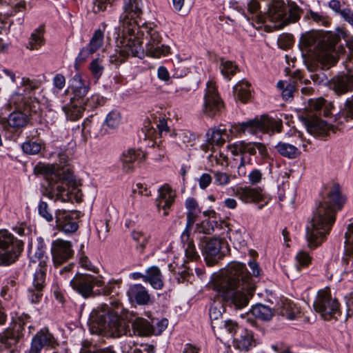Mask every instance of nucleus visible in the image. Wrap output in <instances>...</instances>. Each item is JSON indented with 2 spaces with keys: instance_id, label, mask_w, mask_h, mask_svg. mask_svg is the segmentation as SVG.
<instances>
[{
  "instance_id": "nucleus-35",
  "label": "nucleus",
  "mask_w": 353,
  "mask_h": 353,
  "mask_svg": "<svg viewBox=\"0 0 353 353\" xmlns=\"http://www.w3.org/2000/svg\"><path fill=\"white\" fill-rule=\"evenodd\" d=\"M279 312L289 320H294L301 316L300 308L294 302L288 299L282 302Z\"/></svg>"
},
{
  "instance_id": "nucleus-64",
  "label": "nucleus",
  "mask_w": 353,
  "mask_h": 353,
  "mask_svg": "<svg viewBox=\"0 0 353 353\" xmlns=\"http://www.w3.org/2000/svg\"><path fill=\"white\" fill-rule=\"evenodd\" d=\"M341 114L347 120L353 119V99L346 101Z\"/></svg>"
},
{
  "instance_id": "nucleus-14",
  "label": "nucleus",
  "mask_w": 353,
  "mask_h": 353,
  "mask_svg": "<svg viewBox=\"0 0 353 353\" xmlns=\"http://www.w3.org/2000/svg\"><path fill=\"white\" fill-rule=\"evenodd\" d=\"M70 283L74 290L84 298H88L92 294L94 286L101 287L103 281L101 278L90 274L77 273Z\"/></svg>"
},
{
  "instance_id": "nucleus-5",
  "label": "nucleus",
  "mask_w": 353,
  "mask_h": 353,
  "mask_svg": "<svg viewBox=\"0 0 353 353\" xmlns=\"http://www.w3.org/2000/svg\"><path fill=\"white\" fill-rule=\"evenodd\" d=\"M34 172L55 180L44 192L46 196L54 201L79 203L82 201L83 193L76 181L69 174L61 176L54 164H39L34 167Z\"/></svg>"
},
{
  "instance_id": "nucleus-34",
  "label": "nucleus",
  "mask_w": 353,
  "mask_h": 353,
  "mask_svg": "<svg viewBox=\"0 0 353 353\" xmlns=\"http://www.w3.org/2000/svg\"><path fill=\"white\" fill-rule=\"evenodd\" d=\"M145 282L150 283L156 290H161L163 288V276L157 266L153 265L146 270Z\"/></svg>"
},
{
  "instance_id": "nucleus-12",
  "label": "nucleus",
  "mask_w": 353,
  "mask_h": 353,
  "mask_svg": "<svg viewBox=\"0 0 353 353\" xmlns=\"http://www.w3.org/2000/svg\"><path fill=\"white\" fill-rule=\"evenodd\" d=\"M23 245V242L8 230H0V265L14 263L22 251Z\"/></svg>"
},
{
  "instance_id": "nucleus-60",
  "label": "nucleus",
  "mask_w": 353,
  "mask_h": 353,
  "mask_svg": "<svg viewBox=\"0 0 353 353\" xmlns=\"http://www.w3.org/2000/svg\"><path fill=\"white\" fill-rule=\"evenodd\" d=\"M260 3L258 0H251L248 5V12L252 14V17L257 18L259 21H261V10Z\"/></svg>"
},
{
  "instance_id": "nucleus-17",
  "label": "nucleus",
  "mask_w": 353,
  "mask_h": 353,
  "mask_svg": "<svg viewBox=\"0 0 353 353\" xmlns=\"http://www.w3.org/2000/svg\"><path fill=\"white\" fill-rule=\"evenodd\" d=\"M58 345L59 343L53 334L48 329H41L32 338L29 353H40L43 347L52 348L54 350Z\"/></svg>"
},
{
  "instance_id": "nucleus-40",
  "label": "nucleus",
  "mask_w": 353,
  "mask_h": 353,
  "mask_svg": "<svg viewBox=\"0 0 353 353\" xmlns=\"http://www.w3.org/2000/svg\"><path fill=\"white\" fill-rule=\"evenodd\" d=\"M234 343L236 348L240 350H248L254 345L252 333L244 329L241 330L240 335L234 339Z\"/></svg>"
},
{
  "instance_id": "nucleus-9",
  "label": "nucleus",
  "mask_w": 353,
  "mask_h": 353,
  "mask_svg": "<svg viewBox=\"0 0 353 353\" xmlns=\"http://www.w3.org/2000/svg\"><path fill=\"white\" fill-rule=\"evenodd\" d=\"M305 40L307 45L309 46L317 42V46L321 48L319 52V58L323 64L330 67L336 63V59L331 54L338 41L336 37L330 33H325L322 35L316 33L307 36Z\"/></svg>"
},
{
  "instance_id": "nucleus-50",
  "label": "nucleus",
  "mask_w": 353,
  "mask_h": 353,
  "mask_svg": "<svg viewBox=\"0 0 353 353\" xmlns=\"http://www.w3.org/2000/svg\"><path fill=\"white\" fill-rule=\"evenodd\" d=\"M295 261L296 268L300 270L302 268L308 267L312 263V258L307 252L301 250L297 253Z\"/></svg>"
},
{
  "instance_id": "nucleus-26",
  "label": "nucleus",
  "mask_w": 353,
  "mask_h": 353,
  "mask_svg": "<svg viewBox=\"0 0 353 353\" xmlns=\"http://www.w3.org/2000/svg\"><path fill=\"white\" fill-rule=\"evenodd\" d=\"M310 117L307 119L305 124L307 131L310 134L324 137L328 135L330 132L333 130L332 126L320 119L318 117L310 115Z\"/></svg>"
},
{
  "instance_id": "nucleus-16",
  "label": "nucleus",
  "mask_w": 353,
  "mask_h": 353,
  "mask_svg": "<svg viewBox=\"0 0 353 353\" xmlns=\"http://www.w3.org/2000/svg\"><path fill=\"white\" fill-rule=\"evenodd\" d=\"M99 97L98 95H92L88 98L85 101H80L70 99V103L63 106L62 109L68 119L70 120H77L81 117L83 111L87 108H94L99 104Z\"/></svg>"
},
{
  "instance_id": "nucleus-10",
  "label": "nucleus",
  "mask_w": 353,
  "mask_h": 353,
  "mask_svg": "<svg viewBox=\"0 0 353 353\" xmlns=\"http://www.w3.org/2000/svg\"><path fill=\"white\" fill-rule=\"evenodd\" d=\"M232 129L239 134L248 132L251 134H256L259 132H267L269 130L279 132L282 128V123L268 116H261L260 119H254L246 122L234 124Z\"/></svg>"
},
{
  "instance_id": "nucleus-30",
  "label": "nucleus",
  "mask_w": 353,
  "mask_h": 353,
  "mask_svg": "<svg viewBox=\"0 0 353 353\" xmlns=\"http://www.w3.org/2000/svg\"><path fill=\"white\" fill-rule=\"evenodd\" d=\"M127 295L131 302H136L139 305H147L150 300L148 290L141 284L130 285Z\"/></svg>"
},
{
  "instance_id": "nucleus-41",
  "label": "nucleus",
  "mask_w": 353,
  "mask_h": 353,
  "mask_svg": "<svg viewBox=\"0 0 353 353\" xmlns=\"http://www.w3.org/2000/svg\"><path fill=\"white\" fill-rule=\"evenodd\" d=\"M44 30L43 28L40 27L34 30L28 40L27 48L30 50H37L45 43L43 37Z\"/></svg>"
},
{
  "instance_id": "nucleus-36",
  "label": "nucleus",
  "mask_w": 353,
  "mask_h": 353,
  "mask_svg": "<svg viewBox=\"0 0 353 353\" xmlns=\"http://www.w3.org/2000/svg\"><path fill=\"white\" fill-rule=\"evenodd\" d=\"M230 137V135L228 134L227 130L220 128H210L207 132V140L211 145H222L226 139H229Z\"/></svg>"
},
{
  "instance_id": "nucleus-44",
  "label": "nucleus",
  "mask_w": 353,
  "mask_h": 353,
  "mask_svg": "<svg viewBox=\"0 0 353 353\" xmlns=\"http://www.w3.org/2000/svg\"><path fill=\"white\" fill-rule=\"evenodd\" d=\"M250 84L247 81H241L234 87V95L237 100L247 103L251 97Z\"/></svg>"
},
{
  "instance_id": "nucleus-61",
  "label": "nucleus",
  "mask_w": 353,
  "mask_h": 353,
  "mask_svg": "<svg viewBox=\"0 0 353 353\" xmlns=\"http://www.w3.org/2000/svg\"><path fill=\"white\" fill-rule=\"evenodd\" d=\"M179 144L186 145L191 143L194 140V136L189 131L181 130L177 134Z\"/></svg>"
},
{
  "instance_id": "nucleus-4",
  "label": "nucleus",
  "mask_w": 353,
  "mask_h": 353,
  "mask_svg": "<svg viewBox=\"0 0 353 353\" xmlns=\"http://www.w3.org/2000/svg\"><path fill=\"white\" fill-rule=\"evenodd\" d=\"M6 108L13 111L8 117L0 116V126L10 139L19 137L29 123L30 117L39 114L41 110L37 99L24 97L20 92L11 95Z\"/></svg>"
},
{
  "instance_id": "nucleus-23",
  "label": "nucleus",
  "mask_w": 353,
  "mask_h": 353,
  "mask_svg": "<svg viewBox=\"0 0 353 353\" xmlns=\"http://www.w3.org/2000/svg\"><path fill=\"white\" fill-rule=\"evenodd\" d=\"M176 196L175 192L168 184H164L159 189V196L156 200L159 210H163V215L168 214V209L172 206Z\"/></svg>"
},
{
  "instance_id": "nucleus-29",
  "label": "nucleus",
  "mask_w": 353,
  "mask_h": 353,
  "mask_svg": "<svg viewBox=\"0 0 353 353\" xmlns=\"http://www.w3.org/2000/svg\"><path fill=\"white\" fill-rule=\"evenodd\" d=\"M103 39V30L100 28L96 30L89 42V44L81 50L79 57L83 59H85L89 56L97 52L102 46Z\"/></svg>"
},
{
  "instance_id": "nucleus-31",
  "label": "nucleus",
  "mask_w": 353,
  "mask_h": 353,
  "mask_svg": "<svg viewBox=\"0 0 353 353\" xmlns=\"http://www.w3.org/2000/svg\"><path fill=\"white\" fill-rule=\"evenodd\" d=\"M82 125V133L85 137L99 138L108 133L107 130L103 128L101 123L93 118L87 119Z\"/></svg>"
},
{
  "instance_id": "nucleus-46",
  "label": "nucleus",
  "mask_w": 353,
  "mask_h": 353,
  "mask_svg": "<svg viewBox=\"0 0 353 353\" xmlns=\"http://www.w3.org/2000/svg\"><path fill=\"white\" fill-rule=\"evenodd\" d=\"M157 128L158 132H156L152 128L148 129L146 133V137L150 139H157V137H163L164 134H167L169 132V127L168 126L167 121L165 119H159L157 121Z\"/></svg>"
},
{
  "instance_id": "nucleus-56",
  "label": "nucleus",
  "mask_w": 353,
  "mask_h": 353,
  "mask_svg": "<svg viewBox=\"0 0 353 353\" xmlns=\"http://www.w3.org/2000/svg\"><path fill=\"white\" fill-rule=\"evenodd\" d=\"M168 325V321L166 319H163L159 321H152L151 322L152 334L159 335L167 328Z\"/></svg>"
},
{
  "instance_id": "nucleus-8",
  "label": "nucleus",
  "mask_w": 353,
  "mask_h": 353,
  "mask_svg": "<svg viewBox=\"0 0 353 353\" xmlns=\"http://www.w3.org/2000/svg\"><path fill=\"white\" fill-rule=\"evenodd\" d=\"M32 258L34 263H38L39 268L34 272L32 284L28 288L27 298L32 303L36 304L41 301L46 284V276L48 257L45 254L43 245L38 247Z\"/></svg>"
},
{
  "instance_id": "nucleus-3",
  "label": "nucleus",
  "mask_w": 353,
  "mask_h": 353,
  "mask_svg": "<svg viewBox=\"0 0 353 353\" xmlns=\"http://www.w3.org/2000/svg\"><path fill=\"white\" fill-rule=\"evenodd\" d=\"M343 203L339 185H333L327 197L317 206L306 227V239L310 248H316L325 239L335 221L336 212Z\"/></svg>"
},
{
  "instance_id": "nucleus-39",
  "label": "nucleus",
  "mask_w": 353,
  "mask_h": 353,
  "mask_svg": "<svg viewBox=\"0 0 353 353\" xmlns=\"http://www.w3.org/2000/svg\"><path fill=\"white\" fill-rule=\"evenodd\" d=\"M132 329L134 335L148 336L152 335L151 323L143 318H137L132 323Z\"/></svg>"
},
{
  "instance_id": "nucleus-25",
  "label": "nucleus",
  "mask_w": 353,
  "mask_h": 353,
  "mask_svg": "<svg viewBox=\"0 0 353 353\" xmlns=\"http://www.w3.org/2000/svg\"><path fill=\"white\" fill-rule=\"evenodd\" d=\"M23 323L21 321L15 323L12 328L8 329L1 336V342L6 347L12 348L17 344L20 338L23 336Z\"/></svg>"
},
{
  "instance_id": "nucleus-28",
  "label": "nucleus",
  "mask_w": 353,
  "mask_h": 353,
  "mask_svg": "<svg viewBox=\"0 0 353 353\" xmlns=\"http://www.w3.org/2000/svg\"><path fill=\"white\" fill-rule=\"evenodd\" d=\"M343 262L346 264V271H350L353 266V223L348 225L345 233Z\"/></svg>"
},
{
  "instance_id": "nucleus-43",
  "label": "nucleus",
  "mask_w": 353,
  "mask_h": 353,
  "mask_svg": "<svg viewBox=\"0 0 353 353\" xmlns=\"http://www.w3.org/2000/svg\"><path fill=\"white\" fill-rule=\"evenodd\" d=\"M141 152L134 149H129L123 152L121 161L123 164V168L128 172L132 170L134 163L140 157Z\"/></svg>"
},
{
  "instance_id": "nucleus-7",
  "label": "nucleus",
  "mask_w": 353,
  "mask_h": 353,
  "mask_svg": "<svg viewBox=\"0 0 353 353\" xmlns=\"http://www.w3.org/2000/svg\"><path fill=\"white\" fill-rule=\"evenodd\" d=\"M135 36V39L140 41L143 49V54L137 56L138 57L143 56L144 52L153 58H159L170 53V47L161 44L162 37L155 26L150 24L138 27Z\"/></svg>"
},
{
  "instance_id": "nucleus-13",
  "label": "nucleus",
  "mask_w": 353,
  "mask_h": 353,
  "mask_svg": "<svg viewBox=\"0 0 353 353\" xmlns=\"http://www.w3.org/2000/svg\"><path fill=\"white\" fill-rule=\"evenodd\" d=\"M314 308L325 321L337 320L341 315L338 300L332 296L329 290L319 291L314 302Z\"/></svg>"
},
{
  "instance_id": "nucleus-55",
  "label": "nucleus",
  "mask_w": 353,
  "mask_h": 353,
  "mask_svg": "<svg viewBox=\"0 0 353 353\" xmlns=\"http://www.w3.org/2000/svg\"><path fill=\"white\" fill-rule=\"evenodd\" d=\"M58 163L54 164L58 167V172L61 173V176H67L69 174L73 179V176L68 172V169H65V167L68 165V157L65 153H59L58 156Z\"/></svg>"
},
{
  "instance_id": "nucleus-37",
  "label": "nucleus",
  "mask_w": 353,
  "mask_h": 353,
  "mask_svg": "<svg viewBox=\"0 0 353 353\" xmlns=\"http://www.w3.org/2000/svg\"><path fill=\"white\" fill-rule=\"evenodd\" d=\"M185 205L188 210L185 229H191L196 221V218L201 213V209L199 206L198 202L194 198L187 199Z\"/></svg>"
},
{
  "instance_id": "nucleus-2",
  "label": "nucleus",
  "mask_w": 353,
  "mask_h": 353,
  "mask_svg": "<svg viewBox=\"0 0 353 353\" xmlns=\"http://www.w3.org/2000/svg\"><path fill=\"white\" fill-rule=\"evenodd\" d=\"M141 0H124L123 12L119 17V27L117 37V52L110 56V61L119 65L129 56L143 54L140 41L136 40L135 32L138 30V19L143 14Z\"/></svg>"
},
{
  "instance_id": "nucleus-27",
  "label": "nucleus",
  "mask_w": 353,
  "mask_h": 353,
  "mask_svg": "<svg viewBox=\"0 0 353 353\" xmlns=\"http://www.w3.org/2000/svg\"><path fill=\"white\" fill-rule=\"evenodd\" d=\"M307 108L313 117H319L321 115L328 117L331 114L332 105L323 98L311 99L308 101ZM310 115V114H308L309 117Z\"/></svg>"
},
{
  "instance_id": "nucleus-47",
  "label": "nucleus",
  "mask_w": 353,
  "mask_h": 353,
  "mask_svg": "<svg viewBox=\"0 0 353 353\" xmlns=\"http://www.w3.org/2000/svg\"><path fill=\"white\" fill-rule=\"evenodd\" d=\"M225 312L223 305L220 302L214 301L210 308V318L212 321V327L214 329L216 326H219L218 321Z\"/></svg>"
},
{
  "instance_id": "nucleus-24",
  "label": "nucleus",
  "mask_w": 353,
  "mask_h": 353,
  "mask_svg": "<svg viewBox=\"0 0 353 353\" xmlns=\"http://www.w3.org/2000/svg\"><path fill=\"white\" fill-rule=\"evenodd\" d=\"M69 88L74 94L73 100L85 101L83 98L90 90L89 82L81 74H76L70 81Z\"/></svg>"
},
{
  "instance_id": "nucleus-62",
  "label": "nucleus",
  "mask_w": 353,
  "mask_h": 353,
  "mask_svg": "<svg viewBox=\"0 0 353 353\" xmlns=\"http://www.w3.org/2000/svg\"><path fill=\"white\" fill-rule=\"evenodd\" d=\"M90 69L94 77L99 79L103 73L104 67L101 64V60L96 59L91 62Z\"/></svg>"
},
{
  "instance_id": "nucleus-48",
  "label": "nucleus",
  "mask_w": 353,
  "mask_h": 353,
  "mask_svg": "<svg viewBox=\"0 0 353 353\" xmlns=\"http://www.w3.org/2000/svg\"><path fill=\"white\" fill-rule=\"evenodd\" d=\"M219 68L223 76L228 80L231 79L232 76L236 74L238 70V67L236 64L223 59H221Z\"/></svg>"
},
{
  "instance_id": "nucleus-38",
  "label": "nucleus",
  "mask_w": 353,
  "mask_h": 353,
  "mask_svg": "<svg viewBox=\"0 0 353 353\" xmlns=\"http://www.w3.org/2000/svg\"><path fill=\"white\" fill-rule=\"evenodd\" d=\"M190 229H185L181 234V242L185 249V256L191 261L196 260L199 255L196 250L194 242L190 239Z\"/></svg>"
},
{
  "instance_id": "nucleus-22",
  "label": "nucleus",
  "mask_w": 353,
  "mask_h": 353,
  "mask_svg": "<svg viewBox=\"0 0 353 353\" xmlns=\"http://www.w3.org/2000/svg\"><path fill=\"white\" fill-rule=\"evenodd\" d=\"M329 86L338 95L352 91L353 72L334 77L329 81Z\"/></svg>"
},
{
  "instance_id": "nucleus-18",
  "label": "nucleus",
  "mask_w": 353,
  "mask_h": 353,
  "mask_svg": "<svg viewBox=\"0 0 353 353\" xmlns=\"http://www.w3.org/2000/svg\"><path fill=\"white\" fill-rule=\"evenodd\" d=\"M223 241L219 238L203 241L201 243L202 254L208 266H212L220 259V252Z\"/></svg>"
},
{
  "instance_id": "nucleus-63",
  "label": "nucleus",
  "mask_w": 353,
  "mask_h": 353,
  "mask_svg": "<svg viewBox=\"0 0 353 353\" xmlns=\"http://www.w3.org/2000/svg\"><path fill=\"white\" fill-rule=\"evenodd\" d=\"M39 214L47 221L50 222L53 220V216L48 211V204L44 201H41L38 207Z\"/></svg>"
},
{
  "instance_id": "nucleus-19",
  "label": "nucleus",
  "mask_w": 353,
  "mask_h": 353,
  "mask_svg": "<svg viewBox=\"0 0 353 353\" xmlns=\"http://www.w3.org/2000/svg\"><path fill=\"white\" fill-rule=\"evenodd\" d=\"M51 252L52 260L55 266L60 265L70 259L74 252L72 250V244L70 241L62 239H57L52 242Z\"/></svg>"
},
{
  "instance_id": "nucleus-32",
  "label": "nucleus",
  "mask_w": 353,
  "mask_h": 353,
  "mask_svg": "<svg viewBox=\"0 0 353 353\" xmlns=\"http://www.w3.org/2000/svg\"><path fill=\"white\" fill-rule=\"evenodd\" d=\"M247 321L251 325H254L255 321L250 319V316L252 315L256 318L262 321H270L273 316V312L272 309L263 304H256L253 306L250 312L247 313Z\"/></svg>"
},
{
  "instance_id": "nucleus-53",
  "label": "nucleus",
  "mask_w": 353,
  "mask_h": 353,
  "mask_svg": "<svg viewBox=\"0 0 353 353\" xmlns=\"http://www.w3.org/2000/svg\"><path fill=\"white\" fill-rule=\"evenodd\" d=\"M117 0H94L92 12L94 14L104 12L108 8H111Z\"/></svg>"
},
{
  "instance_id": "nucleus-51",
  "label": "nucleus",
  "mask_w": 353,
  "mask_h": 353,
  "mask_svg": "<svg viewBox=\"0 0 353 353\" xmlns=\"http://www.w3.org/2000/svg\"><path fill=\"white\" fill-rule=\"evenodd\" d=\"M43 144L42 142H37L34 141H28L24 142L22 144V150L23 151L28 154H38L41 148H43Z\"/></svg>"
},
{
  "instance_id": "nucleus-42",
  "label": "nucleus",
  "mask_w": 353,
  "mask_h": 353,
  "mask_svg": "<svg viewBox=\"0 0 353 353\" xmlns=\"http://www.w3.org/2000/svg\"><path fill=\"white\" fill-rule=\"evenodd\" d=\"M275 149L281 156L291 159L296 158L300 153L296 146L284 142H279L275 145Z\"/></svg>"
},
{
  "instance_id": "nucleus-54",
  "label": "nucleus",
  "mask_w": 353,
  "mask_h": 353,
  "mask_svg": "<svg viewBox=\"0 0 353 353\" xmlns=\"http://www.w3.org/2000/svg\"><path fill=\"white\" fill-rule=\"evenodd\" d=\"M112 218H105L103 220H98L96 222V228L100 239H105L110 230L109 224L112 222Z\"/></svg>"
},
{
  "instance_id": "nucleus-6",
  "label": "nucleus",
  "mask_w": 353,
  "mask_h": 353,
  "mask_svg": "<svg viewBox=\"0 0 353 353\" xmlns=\"http://www.w3.org/2000/svg\"><path fill=\"white\" fill-rule=\"evenodd\" d=\"M125 310L119 299L111 300L109 304L101 306L100 310L92 315L90 330L96 334H109L119 337L126 332L125 325L121 316Z\"/></svg>"
},
{
  "instance_id": "nucleus-58",
  "label": "nucleus",
  "mask_w": 353,
  "mask_h": 353,
  "mask_svg": "<svg viewBox=\"0 0 353 353\" xmlns=\"http://www.w3.org/2000/svg\"><path fill=\"white\" fill-rule=\"evenodd\" d=\"M80 353H116L112 348L108 347L100 350H95L94 346L88 342H84L80 350Z\"/></svg>"
},
{
  "instance_id": "nucleus-20",
  "label": "nucleus",
  "mask_w": 353,
  "mask_h": 353,
  "mask_svg": "<svg viewBox=\"0 0 353 353\" xmlns=\"http://www.w3.org/2000/svg\"><path fill=\"white\" fill-rule=\"evenodd\" d=\"M233 192L239 200L245 203H258L265 199L261 188L239 186L233 189Z\"/></svg>"
},
{
  "instance_id": "nucleus-52",
  "label": "nucleus",
  "mask_w": 353,
  "mask_h": 353,
  "mask_svg": "<svg viewBox=\"0 0 353 353\" xmlns=\"http://www.w3.org/2000/svg\"><path fill=\"white\" fill-rule=\"evenodd\" d=\"M132 239L137 242L139 248L143 250L148 243L150 235L139 230H134L132 232Z\"/></svg>"
},
{
  "instance_id": "nucleus-11",
  "label": "nucleus",
  "mask_w": 353,
  "mask_h": 353,
  "mask_svg": "<svg viewBox=\"0 0 353 353\" xmlns=\"http://www.w3.org/2000/svg\"><path fill=\"white\" fill-rule=\"evenodd\" d=\"M231 153L237 157L241 155L240 163L238 166V172L239 175L245 176L246 172L244 169L245 165L252 164L251 158H246L245 154L255 155L256 150L259 151L261 157H265L268 155V150L265 145L259 142H245L238 141L230 145Z\"/></svg>"
},
{
  "instance_id": "nucleus-15",
  "label": "nucleus",
  "mask_w": 353,
  "mask_h": 353,
  "mask_svg": "<svg viewBox=\"0 0 353 353\" xmlns=\"http://www.w3.org/2000/svg\"><path fill=\"white\" fill-rule=\"evenodd\" d=\"M223 107V102L218 93L215 83L212 81L208 82L203 112L208 117H214L220 112Z\"/></svg>"
},
{
  "instance_id": "nucleus-49",
  "label": "nucleus",
  "mask_w": 353,
  "mask_h": 353,
  "mask_svg": "<svg viewBox=\"0 0 353 353\" xmlns=\"http://www.w3.org/2000/svg\"><path fill=\"white\" fill-rule=\"evenodd\" d=\"M121 116L119 111L112 110L105 118V125L110 130H114L119 127L121 123Z\"/></svg>"
},
{
  "instance_id": "nucleus-57",
  "label": "nucleus",
  "mask_w": 353,
  "mask_h": 353,
  "mask_svg": "<svg viewBox=\"0 0 353 353\" xmlns=\"http://www.w3.org/2000/svg\"><path fill=\"white\" fill-rule=\"evenodd\" d=\"M139 345L132 339H126L121 343V350L122 353H134L137 350Z\"/></svg>"
},
{
  "instance_id": "nucleus-1",
  "label": "nucleus",
  "mask_w": 353,
  "mask_h": 353,
  "mask_svg": "<svg viewBox=\"0 0 353 353\" xmlns=\"http://www.w3.org/2000/svg\"><path fill=\"white\" fill-rule=\"evenodd\" d=\"M213 286L223 301L235 309L246 307L255 290L254 281L245 271L243 263L239 262L230 263Z\"/></svg>"
},
{
  "instance_id": "nucleus-33",
  "label": "nucleus",
  "mask_w": 353,
  "mask_h": 353,
  "mask_svg": "<svg viewBox=\"0 0 353 353\" xmlns=\"http://www.w3.org/2000/svg\"><path fill=\"white\" fill-rule=\"evenodd\" d=\"M268 16L272 21H285L286 9L283 0H270L268 1Z\"/></svg>"
},
{
  "instance_id": "nucleus-21",
  "label": "nucleus",
  "mask_w": 353,
  "mask_h": 353,
  "mask_svg": "<svg viewBox=\"0 0 353 353\" xmlns=\"http://www.w3.org/2000/svg\"><path fill=\"white\" fill-rule=\"evenodd\" d=\"M57 228L65 234H70L75 232L79 225L72 218L70 213L64 210H58L55 213Z\"/></svg>"
},
{
  "instance_id": "nucleus-59",
  "label": "nucleus",
  "mask_w": 353,
  "mask_h": 353,
  "mask_svg": "<svg viewBox=\"0 0 353 353\" xmlns=\"http://www.w3.org/2000/svg\"><path fill=\"white\" fill-rule=\"evenodd\" d=\"M214 183L217 185L225 186L230 183V175L222 172H215L214 174Z\"/></svg>"
},
{
  "instance_id": "nucleus-45",
  "label": "nucleus",
  "mask_w": 353,
  "mask_h": 353,
  "mask_svg": "<svg viewBox=\"0 0 353 353\" xmlns=\"http://www.w3.org/2000/svg\"><path fill=\"white\" fill-rule=\"evenodd\" d=\"M39 88V85L36 81H32L28 78H23L21 86L19 87L18 90L15 92H20L24 97H31L32 99H37L32 96V92Z\"/></svg>"
}]
</instances>
